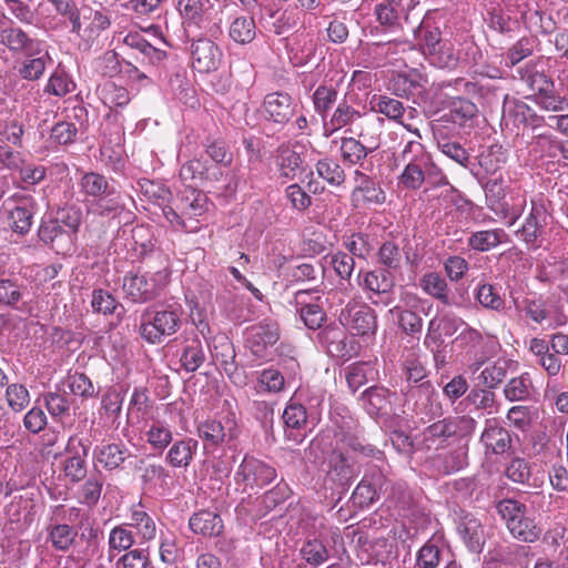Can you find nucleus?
<instances>
[{"mask_svg": "<svg viewBox=\"0 0 568 568\" xmlns=\"http://www.w3.org/2000/svg\"><path fill=\"white\" fill-rule=\"evenodd\" d=\"M296 104L290 94L273 92L264 98L263 114L266 121L284 128L295 114Z\"/></svg>", "mask_w": 568, "mask_h": 568, "instance_id": "11", "label": "nucleus"}, {"mask_svg": "<svg viewBox=\"0 0 568 568\" xmlns=\"http://www.w3.org/2000/svg\"><path fill=\"white\" fill-rule=\"evenodd\" d=\"M419 286L423 292L439 301L445 306L455 304L454 297L446 280L437 272H427L419 278Z\"/></svg>", "mask_w": 568, "mask_h": 568, "instance_id": "29", "label": "nucleus"}, {"mask_svg": "<svg viewBox=\"0 0 568 568\" xmlns=\"http://www.w3.org/2000/svg\"><path fill=\"white\" fill-rule=\"evenodd\" d=\"M39 237L57 253L70 252L75 241V237L69 234L68 230L55 219L45 221L40 225Z\"/></svg>", "mask_w": 568, "mask_h": 568, "instance_id": "16", "label": "nucleus"}, {"mask_svg": "<svg viewBox=\"0 0 568 568\" xmlns=\"http://www.w3.org/2000/svg\"><path fill=\"white\" fill-rule=\"evenodd\" d=\"M199 436L206 445L216 447L237 437L236 423L232 418L205 420L199 426Z\"/></svg>", "mask_w": 568, "mask_h": 568, "instance_id": "14", "label": "nucleus"}, {"mask_svg": "<svg viewBox=\"0 0 568 568\" xmlns=\"http://www.w3.org/2000/svg\"><path fill=\"white\" fill-rule=\"evenodd\" d=\"M181 326V316L174 308L149 307L141 315L140 335L150 344H161L175 334Z\"/></svg>", "mask_w": 568, "mask_h": 568, "instance_id": "4", "label": "nucleus"}, {"mask_svg": "<svg viewBox=\"0 0 568 568\" xmlns=\"http://www.w3.org/2000/svg\"><path fill=\"white\" fill-rule=\"evenodd\" d=\"M476 301L485 308L501 312L505 301L491 284H479L475 292Z\"/></svg>", "mask_w": 568, "mask_h": 568, "instance_id": "58", "label": "nucleus"}, {"mask_svg": "<svg viewBox=\"0 0 568 568\" xmlns=\"http://www.w3.org/2000/svg\"><path fill=\"white\" fill-rule=\"evenodd\" d=\"M508 184L501 178H494L486 182L485 194L488 202V206L496 214L501 215L504 219H509V225L514 224L519 216V206L525 203L516 204L514 196H510V201L507 199Z\"/></svg>", "mask_w": 568, "mask_h": 568, "instance_id": "7", "label": "nucleus"}, {"mask_svg": "<svg viewBox=\"0 0 568 568\" xmlns=\"http://www.w3.org/2000/svg\"><path fill=\"white\" fill-rule=\"evenodd\" d=\"M78 531L67 524H58L49 530V540L54 549L68 551L73 545Z\"/></svg>", "mask_w": 568, "mask_h": 568, "instance_id": "52", "label": "nucleus"}, {"mask_svg": "<svg viewBox=\"0 0 568 568\" xmlns=\"http://www.w3.org/2000/svg\"><path fill=\"white\" fill-rule=\"evenodd\" d=\"M129 527L136 530L142 542L153 540L156 536V526L153 518L142 509H133L130 517Z\"/></svg>", "mask_w": 568, "mask_h": 568, "instance_id": "46", "label": "nucleus"}, {"mask_svg": "<svg viewBox=\"0 0 568 568\" xmlns=\"http://www.w3.org/2000/svg\"><path fill=\"white\" fill-rule=\"evenodd\" d=\"M44 405L53 418L63 419L70 416V402L65 394L50 392L43 395Z\"/></svg>", "mask_w": 568, "mask_h": 568, "instance_id": "61", "label": "nucleus"}, {"mask_svg": "<svg viewBox=\"0 0 568 568\" xmlns=\"http://www.w3.org/2000/svg\"><path fill=\"white\" fill-rule=\"evenodd\" d=\"M123 43L131 49L138 50L152 62L161 61L165 55L163 51L154 48L138 32L128 33L123 39Z\"/></svg>", "mask_w": 568, "mask_h": 568, "instance_id": "59", "label": "nucleus"}, {"mask_svg": "<svg viewBox=\"0 0 568 568\" xmlns=\"http://www.w3.org/2000/svg\"><path fill=\"white\" fill-rule=\"evenodd\" d=\"M353 182L351 201L355 207L378 206L386 202V192L376 178L356 169L353 172Z\"/></svg>", "mask_w": 568, "mask_h": 568, "instance_id": "6", "label": "nucleus"}, {"mask_svg": "<svg viewBox=\"0 0 568 568\" xmlns=\"http://www.w3.org/2000/svg\"><path fill=\"white\" fill-rule=\"evenodd\" d=\"M477 113V106L475 103L467 99H458L455 101L449 109V112L444 114L437 121L452 122L463 126L467 121L471 120Z\"/></svg>", "mask_w": 568, "mask_h": 568, "instance_id": "44", "label": "nucleus"}, {"mask_svg": "<svg viewBox=\"0 0 568 568\" xmlns=\"http://www.w3.org/2000/svg\"><path fill=\"white\" fill-rule=\"evenodd\" d=\"M229 34L236 43L246 44L252 42L256 36L254 17L235 18L230 26Z\"/></svg>", "mask_w": 568, "mask_h": 568, "instance_id": "48", "label": "nucleus"}, {"mask_svg": "<svg viewBox=\"0 0 568 568\" xmlns=\"http://www.w3.org/2000/svg\"><path fill=\"white\" fill-rule=\"evenodd\" d=\"M192 65L199 72L216 71L223 60V52L210 36L194 37L191 44Z\"/></svg>", "mask_w": 568, "mask_h": 568, "instance_id": "8", "label": "nucleus"}, {"mask_svg": "<svg viewBox=\"0 0 568 568\" xmlns=\"http://www.w3.org/2000/svg\"><path fill=\"white\" fill-rule=\"evenodd\" d=\"M302 163V158L296 151L291 150L287 146H281L278 149L276 165L280 178L283 179V183L293 180L297 175V171Z\"/></svg>", "mask_w": 568, "mask_h": 568, "instance_id": "37", "label": "nucleus"}, {"mask_svg": "<svg viewBox=\"0 0 568 568\" xmlns=\"http://www.w3.org/2000/svg\"><path fill=\"white\" fill-rule=\"evenodd\" d=\"M414 34L430 55L442 53L443 48L446 47V42L442 41L439 28L434 26L430 18L423 19L419 26L414 29Z\"/></svg>", "mask_w": 568, "mask_h": 568, "instance_id": "31", "label": "nucleus"}, {"mask_svg": "<svg viewBox=\"0 0 568 568\" xmlns=\"http://www.w3.org/2000/svg\"><path fill=\"white\" fill-rule=\"evenodd\" d=\"M507 530L515 539L528 544L537 541L542 532L541 527L527 514L523 515L518 520H513Z\"/></svg>", "mask_w": 568, "mask_h": 568, "instance_id": "35", "label": "nucleus"}, {"mask_svg": "<svg viewBox=\"0 0 568 568\" xmlns=\"http://www.w3.org/2000/svg\"><path fill=\"white\" fill-rule=\"evenodd\" d=\"M361 118L362 113L352 105H349L346 100H343L334 110L329 119V125L332 126V131H336L346 125L353 124Z\"/></svg>", "mask_w": 568, "mask_h": 568, "instance_id": "55", "label": "nucleus"}, {"mask_svg": "<svg viewBox=\"0 0 568 568\" xmlns=\"http://www.w3.org/2000/svg\"><path fill=\"white\" fill-rule=\"evenodd\" d=\"M212 7L211 0L178 1V10L186 23L187 30L191 28L205 30L204 34L217 38L222 34V29L219 23L211 22Z\"/></svg>", "mask_w": 568, "mask_h": 568, "instance_id": "5", "label": "nucleus"}, {"mask_svg": "<svg viewBox=\"0 0 568 568\" xmlns=\"http://www.w3.org/2000/svg\"><path fill=\"white\" fill-rule=\"evenodd\" d=\"M67 453L70 455L64 462V475L72 483H79L87 475V457L89 445L84 444L81 438L71 436L65 446Z\"/></svg>", "mask_w": 568, "mask_h": 568, "instance_id": "13", "label": "nucleus"}, {"mask_svg": "<svg viewBox=\"0 0 568 568\" xmlns=\"http://www.w3.org/2000/svg\"><path fill=\"white\" fill-rule=\"evenodd\" d=\"M534 390L532 382L528 373L510 378L504 387V396L509 402L528 400Z\"/></svg>", "mask_w": 568, "mask_h": 568, "instance_id": "38", "label": "nucleus"}, {"mask_svg": "<svg viewBox=\"0 0 568 568\" xmlns=\"http://www.w3.org/2000/svg\"><path fill=\"white\" fill-rule=\"evenodd\" d=\"M13 201L16 204L9 210V225L16 233L26 234L30 231L33 221V200L22 196Z\"/></svg>", "mask_w": 568, "mask_h": 568, "instance_id": "23", "label": "nucleus"}, {"mask_svg": "<svg viewBox=\"0 0 568 568\" xmlns=\"http://www.w3.org/2000/svg\"><path fill=\"white\" fill-rule=\"evenodd\" d=\"M276 478V470L262 460L251 456H245L236 474V483H243L245 486L263 487L271 484Z\"/></svg>", "mask_w": 568, "mask_h": 568, "instance_id": "10", "label": "nucleus"}, {"mask_svg": "<svg viewBox=\"0 0 568 568\" xmlns=\"http://www.w3.org/2000/svg\"><path fill=\"white\" fill-rule=\"evenodd\" d=\"M145 440L153 449L162 453L173 440L172 429L161 420H153L145 430Z\"/></svg>", "mask_w": 568, "mask_h": 568, "instance_id": "42", "label": "nucleus"}, {"mask_svg": "<svg viewBox=\"0 0 568 568\" xmlns=\"http://www.w3.org/2000/svg\"><path fill=\"white\" fill-rule=\"evenodd\" d=\"M408 399L415 400V412L428 418H434L442 414V405L438 395L430 382H424L415 388L407 389Z\"/></svg>", "mask_w": 568, "mask_h": 568, "instance_id": "15", "label": "nucleus"}, {"mask_svg": "<svg viewBox=\"0 0 568 568\" xmlns=\"http://www.w3.org/2000/svg\"><path fill=\"white\" fill-rule=\"evenodd\" d=\"M523 304L525 314L538 324L548 320H554L556 326L565 323L562 315H556L557 311L555 305L541 298H526Z\"/></svg>", "mask_w": 568, "mask_h": 568, "instance_id": "32", "label": "nucleus"}, {"mask_svg": "<svg viewBox=\"0 0 568 568\" xmlns=\"http://www.w3.org/2000/svg\"><path fill=\"white\" fill-rule=\"evenodd\" d=\"M75 89V83L69 77V74L62 70L57 69L50 77L45 88V92L57 95L64 97Z\"/></svg>", "mask_w": 568, "mask_h": 568, "instance_id": "60", "label": "nucleus"}, {"mask_svg": "<svg viewBox=\"0 0 568 568\" xmlns=\"http://www.w3.org/2000/svg\"><path fill=\"white\" fill-rule=\"evenodd\" d=\"M428 160H418L417 162L406 163L404 171L399 176L400 183L409 190H418L424 180V170Z\"/></svg>", "mask_w": 568, "mask_h": 568, "instance_id": "54", "label": "nucleus"}, {"mask_svg": "<svg viewBox=\"0 0 568 568\" xmlns=\"http://www.w3.org/2000/svg\"><path fill=\"white\" fill-rule=\"evenodd\" d=\"M387 89L396 97L405 99L414 98L422 91L419 75L398 73L389 80Z\"/></svg>", "mask_w": 568, "mask_h": 568, "instance_id": "36", "label": "nucleus"}, {"mask_svg": "<svg viewBox=\"0 0 568 568\" xmlns=\"http://www.w3.org/2000/svg\"><path fill=\"white\" fill-rule=\"evenodd\" d=\"M358 285L374 295H386L394 287V278L388 271L377 268L365 273L361 272L358 274Z\"/></svg>", "mask_w": 568, "mask_h": 568, "instance_id": "28", "label": "nucleus"}, {"mask_svg": "<svg viewBox=\"0 0 568 568\" xmlns=\"http://www.w3.org/2000/svg\"><path fill=\"white\" fill-rule=\"evenodd\" d=\"M506 477L516 484L528 485L534 488H538L539 484L534 480L529 483L531 470L529 463L520 457L511 459L505 470Z\"/></svg>", "mask_w": 568, "mask_h": 568, "instance_id": "53", "label": "nucleus"}, {"mask_svg": "<svg viewBox=\"0 0 568 568\" xmlns=\"http://www.w3.org/2000/svg\"><path fill=\"white\" fill-rule=\"evenodd\" d=\"M550 216L544 204L531 201L529 215L526 217L521 229L517 231L520 240L534 247L540 246L539 239L545 235L546 226Z\"/></svg>", "mask_w": 568, "mask_h": 568, "instance_id": "12", "label": "nucleus"}, {"mask_svg": "<svg viewBox=\"0 0 568 568\" xmlns=\"http://www.w3.org/2000/svg\"><path fill=\"white\" fill-rule=\"evenodd\" d=\"M458 532L467 547L479 552L485 544V534L480 520L473 514L466 513L459 517Z\"/></svg>", "mask_w": 568, "mask_h": 568, "instance_id": "25", "label": "nucleus"}, {"mask_svg": "<svg viewBox=\"0 0 568 568\" xmlns=\"http://www.w3.org/2000/svg\"><path fill=\"white\" fill-rule=\"evenodd\" d=\"M496 511L505 523L506 528L513 520H518L523 515L527 514V506L514 498H504L496 503Z\"/></svg>", "mask_w": 568, "mask_h": 568, "instance_id": "57", "label": "nucleus"}, {"mask_svg": "<svg viewBox=\"0 0 568 568\" xmlns=\"http://www.w3.org/2000/svg\"><path fill=\"white\" fill-rule=\"evenodd\" d=\"M394 394L383 386H373L361 395L363 407L371 416L388 415L392 412Z\"/></svg>", "mask_w": 568, "mask_h": 568, "instance_id": "20", "label": "nucleus"}, {"mask_svg": "<svg viewBox=\"0 0 568 568\" xmlns=\"http://www.w3.org/2000/svg\"><path fill=\"white\" fill-rule=\"evenodd\" d=\"M345 325L353 335L373 336L377 329L375 312L369 306L351 308Z\"/></svg>", "mask_w": 568, "mask_h": 568, "instance_id": "18", "label": "nucleus"}, {"mask_svg": "<svg viewBox=\"0 0 568 568\" xmlns=\"http://www.w3.org/2000/svg\"><path fill=\"white\" fill-rule=\"evenodd\" d=\"M303 559L313 566H320L328 559V551L325 545L318 539L307 540L302 549Z\"/></svg>", "mask_w": 568, "mask_h": 568, "instance_id": "64", "label": "nucleus"}, {"mask_svg": "<svg viewBox=\"0 0 568 568\" xmlns=\"http://www.w3.org/2000/svg\"><path fill=\"white\" fill-rule=\"evenodd\" d=\"M1 42L13 52H30L34 41L19 28H6L0 33Z\"/></svg>", "mask_w": 568, "mask_h": 568, "instance_id": "45", "label": "nucleus"}, {"mask_svg": "<svg viewBox=\"0 0 568 568\" xmlns=\"http://www.w3.org/2000/svg\"><path fill=\"white\" fill-rule=\"evenodd\" d=\"M384 481L385 478L381 473L364 476L352 495L353 503L361 508L372 505L379 498Z\"/></svg>", "mask_w": 568, "mask_h": 568, "instance_id": "24", "label": "nucleus"}, {"mask_svg": "<svg viewBox=\"0 0 568 568\" xmlns=\"http://www.w3.org/2000/svg\"><path fill=\"white\" fill-rule=\"evenodd\" d=\"M169 280L168 265L143 274L131 271L123 277L122 290L131 302L143 304L158 297L168 285Z\"/></svg>", "mask_w": 568, "mask_h": 568, "instance_id": "3", "label": "nucleus"}, {"mask_svg": "<svg viewBox=\"0 0 568 568\" xmlns=\"http://www.w3.org/2000/svg\"><path fill=\"white\" fill-rule=\"evenodd\" d=\"M521 80L528 85V88L538 95L542 93H549L554 89L552 80L544 73V71L537 70L536 65H527L521 73Z\"/></svg>", "mask_w": 568, "mask_h": 568, "instance_id": "50", "label": "nucleus"}, {"mask_svg": "<svg viewBox=\"0 0 568 568\" xmlns=\"http://www.w3.org/2000/svg\"><path fill=\"white\" fill-rule=\"evenodd\" d=\"M357 455L377 457L382 453L374 446L364 444L357 436L343 435L338 447L332 450L328 456V475L341 485H347L357 474L355 468V456Z\"/></svg>", "mask_w": 568, "mask_h": 568, "instance_id": "1", "label": "nucleus"}, {"mask_svg": "<svg viewBox=\"0 0 568 568\" xmlns=\"http://www.w3.org/2000/svg\"><path fill=\"white\" fill-rule=\"evenodd\" d=\"M280 338L278 325L274 322L263 321L246 329V347L257 359H264L268 355V348Z\"/></svg>", "mask_w": 568, "mask_h": 568, "instance_id": "9", "label": "nucleus"}, {"mask_svg": "<svg viewBox=\"0 0 568 568\" xmlns=\"http://www.w3.org/2000/svg\"><path fill=\"white\" fill-rule=\"evenodd\" d=\"M112 187L105 176L95 172L85 173L80 180L81 193L92 197V201L104 193H110Z\"/></svg>", "mask_w": 568, "mask_h": 568, "instance_id": "47", "label": "nucleus"}, {"mask_svg": "<svg viewBox=\"0 0 568 568\" xmlns=\"http://www.w3.org/2000/svg\"><path fill=\"white\" fill-rule=\"evenodd\" d=\"M6 400L16 413L22 412L30 403V394L27 387L19 383L7 384Z\"/></svg>", "mask_w": 568, "mask_h": 568, "instance_id": "62", "label": "nucleus"}, {"mask_svg": "<svg viewBox=\"0 0 568 568\" xmlns=\"http://www.w3.org/2000/svg\"><path fill=\"white\" fill-rule=\"evenodd\" d=\"M189 526L194 534L204 537L219 536L224 528L221 516L211 510H200L193 514L189 520Z\"/></svg>", "mask_w": 568, "mask_h": 568, "instance_id": "30", "label": "nucleus"}, {"mask_svg": "<svg viewBox=\"0 0 568 568\" xmlns=\"http://www.w3.org/2000/svg\"><path fill=\"white\" fill-rule=\"evenodd\" d=\"M131 456L123 444H106L97 449L98 462L108 470L119 468Z\"/></svg>", "mask_w": 568, "mask_h": 568, "instance_id": "34", "label": "nucleus"}, {"mask_svg": "<svg viewBox=\"0 0 568 568\" xmlns=\"http://www.w3.org/2000/svg\"><path fill=\"white\" fill-rule=\"evenodd\" d=\"M452 437L446 419L429 425L423 433V439L428 449L437 448Z\"/></svg>", "mask_w": 568, "mask_h": 568, "instance_id": "63", "label": "nucleus"}, {"mask_svg": "<svg viewBox=\"0 0 568 568\" xmlns=\"http://www.w3.org/2000/svg\"><path fill=\"white\" fill-rule=\"evenodd\" d=\"M480 442L487 450H490L493 454L500 455L510 449L513 440L510 433L506 428L497 425L495 420H487L485 429L480 436Z\"/></svg>", "mask_w": 568, "mask_h": 568, "instance_id": "26", "label": "nucleus"}, {"mask_svg": "<svg viewBox=\"0 0 568 568\" xmlns=\"http://www.w3.org/2000/svg\"><path fill=\"white\" fill-rule=\"evenodd\" d=\"M206 211V195L191 186L185 187L178 194L173 205L163 207V214L172 225L181 226L189 232L199 229L193 223H196V217L203 215Z\"/></svg>", "mask_w": 568, "mask_h": 568, "instance_id": "2", "label": "nucleus"}, {"mask_svg": "<svg viewBox=\"0 0 568 568\" xmlns=\"http://www.w3.org/2000/svg\"><path fill=\"white\" fill-rule=\"evenodd\" d=\"M379 146L376 140H372L368 144L362 143L355 138H342L341 139V158L344 163L348 165H361L364 166L363 161L373 153Z\"/></svg>", "mask_w": 568, "mask_h": 568, "instance_id": "21", "label": "nucleus"}, {"mask_svg": "<svg viewBox=\"0 0 568 568\" xmlns=\"http://www.w3.org/2000/svg\"><path fill=\"white\" fill-rule=\"evenodd\" d=\"M338 90L334 85L321 84L312 94L314 111L325 119L337 101Z\"/></svg>", "mask_w": 568, "mask_h": 568, "instance_id": "43", "label": "nucleus"}, {"mask_svg": "<svg viewBox=\"0 0 568 568\" xmlns=\"http://www.w3.org/2000/svg\"><path fill=\"white\" fill-rule=\"evenodd\" d=\"M197 449V442L192 438H184L173 443L166 453L165 462L172 467L186 468L193 460Z\"/></svg>", "mask_w": 568, "mask_h": 568, "instance_id": "33", "label": "nucleus"}, {"mask_svg": "<svg viewBox=\"0 0 568 568\" xmlns=\"http://www.w3.org/2000/svg\"><path fill=\"white\" fill-rule=\"evenodd\" d=\"M506 237L501 229L485 230L473 233L467 243L475 251L487 252L505 242Z\"/></svg>", "mask_w": 568, "mask_h": 568, "instance_id": "41", "label": "nucleus"}, {"mask_svg": "<svg viewBox=\"0 0 568 568\" xmlns=\"http://www.w3.org/2000/svg\"><path fill=\"white\" fill-rule=\"evenodd\" d=\"M315 168L317 174L332 186H341L346 180L344 169L332 158L318 160Z\"/></svg>", "mask_w": 568, "mask_h": 568, "instance_id": "49", "label": "nucleus"}, {"mask_svg": "<svg viewBox=\"0 0 568 568\" xmlns=\"http://www.w3.org/2000/svg\"><path fill=\"white\" fill-rule=\"evenodd\" d=\"M104 479L101 473L92 474L79 489L80 501L89 507H94L102 493Z\"/></svg>", "mask_w": 568, "mask_h": 568, "instance_id": "51", "label": "nucleus"}, {"mask_svg": "<svg viewBox=\"0 0 568 568\" xmlns=\"http://www.w3.org/2000/svg\"><path fill=\"white\" fill-rule=\"evenodd\" d=\"M55 11L67 18L71 24V32L81 36L83 21L92 16V8L82 6L78 8L73 0H50Z\"/></svg>", "mask_w": 568, "mask_h": 568, "instance_id": "27", "label": "nucleus"}, {"mask_svg": "<svg viewBox=\"0 0 568 568\" xmlns=\"http://www.w3.org/2000/svg\"><path fill=\"white\" fill-rule=\"evenodd\" d=\"M432 131L437 142V146L443 152V154L454 160L462 166L467 168L469 162L468 152L460 143L448 139L446 134V125L443 124V121H434L432 123Z\"/></svg>", "mask_w": 568, "mask_h": 568, "instance_id": "19", "label": "nucleus"}, {"mask_svg": "<svg viewBox=\"0 0 568 568\" xmlns=\"http://www.w3.org/2000/svg\"><path fill=\"white\" fill-rule=\"evenodd\" d=\"M92 212L100 216H115L124 210L121 194L114 189L92 201Z\"/></svg>", "mask_w": 568, "mask_h": 568, "instance_id": "39", "label": "nucleus"}, {"mask_svg": "<svg viewBox=\"0 0 568 568\" xmlns=\"http://www.w3.org/2000/svg\"><path fill=\"white\" fill-rule=\"evenodd\" d=\"M205 361V353L200 341H192L180 356L181 366L189 373L195 372Z\"/></svg>", "mask_w": 568, "mask_h": 568, "instance_id": "56", "label": "nucleus"}, {"mask_svg": "<svg viewBox=\"0 0 568 568\" xmlns=\"http://www.w3.org/2000/svg\"><path fill=\"white\" fill-rule=\"evenodd\" d=\"M371 104L374 111L385 115L388 120L400 123L406 130L415 134L418 139L422 138L418 128L403 120L406 109L399 100L388 95H374Z\"/></svg>", "mask_w": 568, "mask_h": 568, "instance_id": "17", "label": "nucleus"}, {"mask_svg": "<svg viewBox=\"0 0 568 568\" xmlns=\"http://www.w3.org/2000/svg\"><path fill=\"white\" fill-rule=\"evenodd\" d=\"M510 362L504 358L488 364L477 376L480 385L486 388H496L507 377Z\"/></svg>", "mask_w": 568, "mask_h": 568, "instance_id": "40", "label": "nucleus"}, {"mask_svg": "<svg viewBox=\"0 0 568 568\" xmlns=\"http://www.w3.org/2000/svg\"><path fill=\"white\" fill-rule=\"evenodd\" d=\"M406 308L395 306L390 312H396L399 327L413 337H417L423 329V318L413 308L419 298L414 294H406L403 298Z\"/></svg>", "mask_w": 568, "mask_h": 568, "instance_id": "22", "label": "nucleus"}]
</instances>
